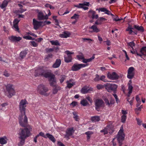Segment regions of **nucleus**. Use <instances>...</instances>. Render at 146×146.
<instances>
[{"mask_svg": "<svg viewBox=\"0 0 146 146\" xmlns=\"http://www.w3.org/2000/svg\"><path fill=\"white\" fill-rule=\"evenodd\" d=\"M35 76H43L46 78H49L50 85L53 86H55L56 82L55 76L50 72H46V71L42 68H38L35 71Z\"/></svg>", "mask_w": 146, "mask_h": 146, "instance_id": "nucleus-1", "label": "nucleus"}, {"mask_svg": "<svg viewBox=\"0 0 146 146\" xmlns=\"http://www.w3.org/2000/svg\"><path fill=\"white\" fill-rule=\"evenodd\" d=\"M125 136V134L123 132V127L122 126L120 128V130L118 133L117 137L114 138L111 142L113 146L116 145L117 141L119 143V146H121L122 144V142L124 140Z\"/></svg>", "mask_w": 146, "mask_h": 146, "instance_id": "nucleus-2", "label": "nucleus"}, {"mask_svg": "<svg viewBox=\"0 0 146 146\" xmlns=\"http://www.w3.org/2000/svg\"><path fill=\"white\" fill-rule=\"evenodd\" d=\"M32 128L31 126H29L28 128L24 129H20L18 132L19 135V138H25L29 137L31 135L30 131H32Z\"/></svg>", "mask_w": 146, "mask_h": 146, "instance_id": "nucleus-3", "label": "nucleus"}, {"mask_svg": "<svg viewBox=\"0 0 146 146\" xmlns=\"http://www.w3.org/2000/svg\"><path fill=\"white\" fill-rule=\"evenodd\" d=\"M6 88L7 92V96L9 98H11L12 96L15 95V92L14 89V86L11 84H7L5 85Z\"/></svg>", "mask_w": 146, "mask_h": 146, "instance_id": "nucleus-4", "label": "nucleus"}, {"mask_svg": "<svg viewBox=\"0 0 146 146\" xmlns=\"http://www.w3.org/2000/svg\"><path fill=\"white\" fill-rule=\"evenodd\" d=\"M20 125L22 127H25L27 124L28 119L25 113H21L19 117Z\"/></svg>", "mask_w": 146, "mask_h": 146, "instance_id": "nucleus-5", "label": "nucleus"}, {"mask_svg": "<svg viewBox=\"0 0 146 146\" xmlns=\"http://www.w3.org/2000/svg\"><path fill=\"white\" fill-rule=\"evenodd\" d=\"M28 103L25 99L22 100L19 103V110L21 113H25L26 107Z\"/></svg>", "mask_w": 146, "mask_h": 146, "instance_id": "nucleus-6", "label": "nucleus"}, {"mask_svg": "<svg viewBox=\"0 0 146 146\" xmlns=\"http://www.w3.org/2000/svg\"><path fill=\"white\" fill-rule=\"evenodd\" d=\"M37 90L41 94L44 96H48L49 95V94L46 93L48 91L47 88L43 85H39L37 87Z\"/></svg>", "mask_w": 146, "mask_h": 146, "instance_id": "nucleus-7", "label": "nucleus"}, {"mask_svg": "<svg viewBox=\"0 0 146 146\" xmlns=\"http://www.w3.org/2000/svg\"><path fill=\"white\" fill-rule=\"evenodd\" d=\"M114 131V128L112 125H109L107 126L103 130H101L100 132L104 133V134H107L109 133L110 134H112Z\"/></svg>", "mask_w": 146, "mask_h": 146, "instance_id": "nucleus-8", "label": "nucleus"}, {"mask_svg": "<svg viewBox=\"0 0 146 146\" xmlns=\"http://www.w3.org/2000/svg\"><path fill=\"white\" fill-rule=\"evenodd\" d=\"M95 103L96 109L98 111H99L100 108L103 107L104 105V102L102 99H96L95 102Z\"/></svg>", "mask_w": 146, "mask_h": 146, "instance_id": "nucleus-9", "label": "nucleus"}, {"mask_svg": "<svg viewBox=\"0 0 146 146\" xmlns=\"http://www.w3.org/2000/svg\"><path fill=\"white\" fill-rule=\"evenodd\" d=\"M105 86L106 89L108 92H110L111 91H115L117 88V85L114 84H111L109 83H106Z\"/></svg>", "mask_w": 146, "mask_h": 146, "instance_id": "nucleus-10", "label": "nucleus"}, {"mask_svg": "<svg viewBox=\"0 0 146 146\" xmlns=\"http://www.w3.org/2000/svg\"><path fill=\"white\" fill-rule=\"evenodd\" d=\"M87 66V64H74L72 67V70L74 71H77L81 68H84Z\"/></svg>", "mask_w": 146, "mask_h": 146, "instance_id": "nucleus-11", "label": "nucleus"}, {"mask_svg": "<svg viewBox=\"0 0 146 146\" xmlns=\"http://www.w3.org/2000/svg\"><path fill=\"white\" fill-rule=\"evenodd\" d=\"M90 3L89 2H85L82 3H79L77 5H74V7H77L78 8H82L84 10H87L88 9V8L85 6H89Z\"/></svg>", "mask_w": 146, "mask_h": 146, "instance_id": "nucleus-12", "label": "nucleus"}, {"mask_svg": "<svg viewBox=\"0 0 146 146\" xmlns=\"http://www.w3.org/2000/svg\"><path fill=\"white\" fill-rule=\"evenodd\" d=\"M135 74V70L133 67H129L127 70V77L131 79L134 76Z\"/></svg>", "mask_w": 146, "mask_h": 146, "instance_id": "nucleus-13", "label": "nucleus"}, {"mask_svg": "<svg viewBox=\"0 0 146 146\" xmlns=\"http://www.w3.org/2000/svg\"><path fill=\"white\" fill-rule=\"evenodd\" d=\"M65 53L67 54V56H65L64 57L65 62H71L72 60V55L74 53L68 50L65 51Z\"/></svg>", "mask_w": 146, "mask_h": 146, "instance_id": "nucleus-14", "label": "nucleus"}, {"mask_svg": "<svg viewBox=\"0 0 146 146\" xmlns=\"http://www.w3.org/2000/svg\"><path fill=\"white\" fill-rule=\"evenodd\" d=\"M127 44L129 48L130 49L131 52L133 54H136L137 50L135 48V44L133 42H130L128 43Z\"/></svg>", "mask_w": 146, "mask_h": 146, "instance_id": "nucleus-15", "label": "nucleus"}, {"mask_svg": "<svg viewBox=\"0 0 146 146\" xmlns=\"http://www.w3.org/2000/svg\"><path fill=\"white\" fill-rule=\"evenodd\" d=\"M42 22L38 21L35 19H33V24L34 29L36 30L40 27H43V25H42Z\"/></svg>", "mask_w": 146, "mask_h": 146, "instance_id": "nucleus-16", "label": "nucleus"}, {"mask_svg": "<svg viewBox=\"0 0 146 146\" xmlns=\"http://www.w3.org/2000/svg\"><path fill=\"white\" fill-rule=\"evenodd\" d=\"M93 90V88L90 87L88 86H85L82 88L81 92L82 93L85 94L87 93H90Z\"/></svg>", "mask_w": 146, "mask_h": 146, "instance_id": "nucleus-17", "label": "nucleus"}, {"mask_svg": "<svg viewBox=\"0 0 146 146\" xmlns=\"http://www.w3.org/2000/svg\"><path fill=\"white\" fill-rule=\"evenodd\" d=\"M20 21V20L17 19H15L13 22V26L12 28L15 31L19 33L20 32L18 26V24Z\"/></svg>", "mask_w": 146, "mask_h": 146, "instance_id": "nucleus-18", "label": "nucleus"}, {"mask_svg": "<svg viewBox=\"0 0 146 146\" xmlns=\"http://www.w3.org/2000/svg\"><path fill=\"white\" fill-rule=\"evenodd\" d=\"M96 13L95 11L91 10L88 12V15L89 17L93 19H96L98 18V14H96Z\"/></svg>", "mask_w": 146, "mask_h": 146, "instance_id": "nucleus-19", "label": "nucleus"}, {"mask_svg": "<svg viewBox=\"0 0 146 146\" xmlns=\"http://www.w3.org/2000/svg\"><path fill=\"white\" fill-rule=\"evenodd\" d=\"M107 76L109 78L113 80L117 79L119 78V76L115 72L108 73Z\"/></svg>", "mask_w": 146, "mask_h": 146, "instance_id": "nucleus-20", "label": "nucleus"}, {"mask_svg": "<svg viewBox=\"0 0 146 146\" xmlns=\"http://www.w3.org/2000/svg\"><path fill=\"white\" fill-rule=\"evenodd\" d=\"M74 131L73 127H71L68 129L66 131V134L65 137L68 139H69V137L72 135L74 133Z\"/></svg>", "mask_w": 146, "mask_h": 146, "instance_id": "nucleus-21", "label": "nucleus"}, {"mask_svg": "<svg viewBox=\"0 0 146 146\" xmlns=\"http://www.w3.org/2000/svg\"><path fill=\"white\" fill-rule=\"evenodd\" d=\"M38 18L39 20H43L47 19H48V15H44L43 13L41 11L39 12L37 15Z\"/></svg>", "mask_w": 146, "mask_h": 146, "instance_id": "nucleus-22", "label": "nucleus"}, {"mask_svg": "<svg viewBox=\"0 0 146 146\" xmlns=\"http://www.w3.org/2000/svg\"><path fill=\"white\" fill-rule=\"evenodd\" d=\"M9 39L13 42H16L20 41L22 39V38L19 36H12L9 37Z\"/></svg>", "mask_w": 146, "mask_h": 146, "instance_id": "nucleus-23", "label": "nucleus"}, {"mask_svg": "<svg viewBox=\"0 0 146 146\" xmlns=\"http://www.w3.org/2000/svg\"><path fill=\"white\" fill-rule=\"evenodd\" d=\"M66 83H67V87L69 88H70L75 84V82L73 79H70L67 81Z\"/></svg>", "mask_w": 146, "mask_h": 146, "instance_id": "nucleus-24", "label": "nucleus"}, {"mask_svg": "<svg viewBox=\"0 0 146 146\" xmlns=\"http://www.w3.org/2000/svg\"><path fill=\"white\" fill-rule=\"evenodd\" d=\"M104 100L105 102L106 105L108 106H111L114 103V100L112 99H111L110 102L108 99L106 98H104Z\"/></svg>", "mask_w": 146, "mask_h": 146, "instance_id": "nucleus-25", "label": "nucleus"}, {"mask_svg": "<svg viewBox=\"0 0 146 146\" xmlns=\"http://www.w3.org/2000/svg\"><path fill=\"white\" fill-rule=\"evenodd\" d=\"M140 52L141 54H139L136 53L137 56H141L143 55L146 56V46L143 47L141 50Z\"/></svg>", "mask_w": 146, "mask_h": 146, "instance_id": "nucleus-26", "label": "nucleus"}, {"mask_svg": "<svg viewBox=\"0 0 146 146\" xmlns=\"http://www.w3.org/2000/svg\"><path fill=\"white\" fill-rule=\"evenodd\" d=\"M61 63V61L60 59H57L53 65L52 67L54 68H58L60 66Z\"/></svg>", "mask_w": 146, "mask_h": 146, "instance_id": "nucleus-27", "label": "nucleus"}, {"mask_svg": "<svg viewBox=\"0 0 146 146\" xmlns=\"http://www.w3.org/2000/svg\"><path fill=\"white\" fill-rule=\"evenodd\" d=\"M70 33L68 31H64L62 33L59 35L60 37L62 38H67L69 37Z\"/></svg>", "mask_w": 146, "mask_h": 146, "instance_id": "nucleus-28", "label": "nucleus"}, {"mask_svg": "<svg viewBox=\"0 0 146 146\" xmlns=\"http://www.w3.org/2000/svg\"><path fill=\"white\" fill-rule=\"evenodd\" d=\"M7 138L6 136L0 137V143L2 145L6 144L7 143Z\"/></svg>", "mask_w": 146, "mask_h": 146, "instance_id": "nucleus-29", "label": "nucleus"}, {"mask_svg": "<svg viewBox=\"0 0 146 146\" xmlns=\"http://www.w3.org/2000/svg\"><path fill=\"white\" fill-rule=\"evenodd\" d=\"M98 10L99 12L100 11L104 12L107 15H109L110 13V11L108 10L106 8L103 7L97 9L96 10Z\"/></svg>", "mask_w": 146, "mask_h": 146, "instance_id": "nucleus-30", "label": "nucleus"}, {"mask_svg": "<svg viewBox=\"0 0 146 146\" xmlns=\"http://www.w3.org/2000/svg\"><path fill=\"white\" fill-rule=\"evenodd\" d=\"M48 138L51 141L53 142H55V140L54 137L52 135L49 133H46V138Z\"/></svg>", "mask_w": 146, "mask_h": 146, "instance_id": "nucleus-31", "label": "nucleus"}, {"mask_svg": "<svg viewBox=\"0 0 146 146\" xmlns=\"http://www.w3.org/2000/svg\"><path fill=\"white\" fill-rule=\"evenodd\" d=\"M8 2L7 0H4L3 2L1 4H0V7L2 9H3L6 7L7 5Z\"/></svg>", "mask_w": 146, "mask_h": 146, "instance_id": "nucleus-32", "label": "nucleus"}, {"mask_svg": "<svg viewBox=\"0 0 146 146\" xmlns=\"http://www.w3.org/2000/svg\"><path fill=\"white\" fill-rule=\"evenodd\" d=\"M90 28L93 30V32L95 33H98L100 31V30L98 29L97 26L95 25H94L90 27Z\"/></svg>", "mask_w": 146, "mask_h": 146, "instance_id": "nucleus-33", "label": "nucleus"}, {"mask_svg": "<svg viewBox=\"0 0 146 146\" xmlns=\"http://www.w3.org/2000/svg\"><path fill=\"white\" fill-rule=\"evenodd\" d=\"M91 120L93 122L98 121L100 120V117L98 116H95L92 117L91 118Z\"/></svg>", "mask_w": 146, "mask_h": 146, "instance_id": "nucleus-34", "label": "nucleus"}, {"mask_svg": "<svg viewBox=\"0 0 146 146\" xmlns=\"http://www.w3.org/2000/svg\"><path fill=\"white\" fill-rule=\"evenodd\" d=\"M95 58V54H94L91 58L88 59H84L83 61V62L87 63L88 62H90L94 59Z\"/></svg>", "mask_w": 146, "mask_h": 146, "instance_id": "nucleus-35", "label": "nucleus"}, {"mask_svg": "<svg viewBox=\"0 0 146 146\" xmlns=\"http://www.w3.org/2000/svg\"><path fill=\"white\" fill-rule=\"evenodd\" d=\"M131 80H130L128 83V92H129V93H131L132 90L133 88V87L131 85Z\"/></svg>", "mask_w": 146, "mask_h": 146, "instance_id": "nucleus-36", "label": "nucleus"}, {"mask_svg": "<svg viewBox=\"0 0 146 146\" xmlns=\"http://www.w3.org/2000/svg\"><path fill=\"white\" fill-rule=\"evenodd\" d=\"M80 104L83 106H86L88 105V103L86 99L82 100L80 102Z\"/></svg>", "mask_w": 146, "mask_h": 146, "instance_id": "nucleus-37", "label": "nucleus"}, {"mask_svg": "<svg viewBox=\"0 0 146 146\" xmlns=\"http://www.w3.org/2000/svg\"><path fill=\"white\" fill-rule=\"evenodd\" d=\"M77 57L78 59L79 60H82L83 62L84 59H85L84 58V55L82 53H81L80 54L77 55Z\"/></svg>", "mask_w": 146, "mask_h": 146, "instance_id": "nucleus-38", "label": "nucleus"}, {"mask_svg": "<svg viewBox=\"0 0 146 146\" xmlns=\"http://www.w3.org/2000/svg\"><path fill=\"white\" fill-rule=\"evenodd\" d=\"M50 42L51 43L52 45L56 46H60V44L57 40H50Z\"/></svg>", "mask_w": 146, "mask_h": 146, "instance_id": "nucleus-39", "label": "nucleus"}, {"mask_svg": "<svg viewBox=\"0 0 146 146\" xmlns=\"http://www.w3.org/2000/svg\"><path fill=\"white\" fill-rule=\"evenodd\" d=\"M8 105L7 103H5L0 104V110H4L6 108L5 106Z\"/></svg>", "mask_w": 146, "mask_h": 146, "instance_id": "nucleus-40", "label": "nucleus"}, {"mask_svg": "<svg viewBox=\"0 0 146 146\" xmlns=\"http://www.w3.org/2000/svg\"><path fill=\"white\" fill-rule=\"evenodd\" d=\"M20 140L18 144L19 146H22L24 144L25 138H19Z\"/></svg>", "mask_w": 146, "mask_h": 146, "instance_id": "nucleus-41", "label": "nucleus"}, {"mask_svg": "<svg viewBox=\"0 0 146 146\" xmlns=\"http://www.w3.org/2000/svg\"><path fill=\"white\" fill-rule=\"evenodd\" d=\"M73 115V118L76 121H78L79 119L78 116L77 115V113L75 112H73L72 113Z\"/></svg>", "mask_w": 146, "mask_h": 146, "instance_id": "nucleus-42", "label": "nucleus"}, {"mask_svg": "<svg viewBox=\"0 0 146 146\" xmlns=\"http://www.w3.org/2000/svg\"><path fill=\"white\" fill-rule=\"evenodd\" d=\"M133 28H132L131 25H129L128 28L126 29V31H128L129 34H131L133 32Z\"/></svg>", "mask_w": 146, "mask_h": 146, "instance_id": "nucleus-43", "label": "nucleus"}, {"mask_svg": "<svg viewBox=\"0 0 146 146\" xmlns=\"http://www.w3.org/2000/svg\"><path fill=\"white\" fill-rule=\"evenodd\" d=\"M93 132L91 131H88L85 132V134L87 135V137L88 139H90L91 135L93 134Z\"/></svg>", "mask_w": 146, "mask_h": 146, "instance_id": "nucleus-44", "label": "nucleus"}, {"mask_svg": "<svg viewBox=\"0 0 146 146\" xmlns=\"http://www.w3.org/2000/svg\"><path fill=\"white\" fill-rule=\"evenodd\" d=\"M27 54V52L26 51H23L20 53V56L23 58Z\"/></svg>", "mask_w": 146, "mask_h": 146, "instance_id": "nucleus-45", "label": "nucleus"}, {"mask_svg": "<svg viewBox=\"0 0 146 146\" xmlns=\"http://www.w3.org/2000/svg\"><path fill=\"white\" fill-rule=\"evenodd\" d=\"M135 28L141 32H143L144 31L143 27L142 26H139L135 25Z\"/></svg>", "mask_w": 146, "mask_h": 146, "instance_id": "nucleus-46", "label": "nucleus"}, {"mask_svg": "<svg viewBox=\"0 0 146 146\" xmlns=\"http://www.w3.org/2000/svg\"><path fill=\"white\" fill-rule=\"evenodd\" d=\"M23 38L27 40H34V38H32L30 36H24L23 37Z\"/></svg>", "mask_w": 146, "mask_h": 146, "instance_id": "nucleus-47", "label": "nucleus"}, {"mask_svg": "<svg viewBox=\"0 0 146 146\" xmlns=\"http://www.w3.org/2000/svg\"><path fill=\"white\" fill-rule=\"evenodd\" d=\"M30 42L31 45L33 47H36L38 46V44L34 41H31Z\"/></svg>", "mask_w": 146, "mask_h": 146, "instance_id": "nucleus-48", "label": "nucleus"}, {"mask_svg": "<svg viewBox=\"0 0 146 146\" xmlns=\"http://www.w3.org/2000/svg\"><path fill=\"white\" fill-rule=\"evenodd\" d=\"M66 78V76L64 75H62L60 76V81L61 83H62L64 80Z\"/></svg>", "mask_w": 146, "mask_h": 146, "instance_id": "nucleus-49", "label": "nucleus"}, {"mask_svg": "<svg viewBox=\"0 0 146 146\" xmlns=\"http://www.w3.org/2000/svg\"><path fill=\"white\" fill-rule=\"evenodd\" d=\"M136 120L137 121V124L139 125H142V121L141 119H140L139 118H136Z\"/></svg>", "mask_w": 146, "mask_h": 146, "instance_id": "nucleus-50", "label": "nucleus"}, {"mask_svg": "<svg viewBox=\"0 0 146 146\" xmlns=\"http://www.w3.org/2000/svg\"><path fill=\"white\" fill-rule=\"evenodd\" d=\"M127 118L126 115H123L121 116V121L122 122L124 123L125 121Z\"/></svg>", "mask_w": 146, "mask_h": 146, "instance_id": "nucleus-51", "label": "nucleus"}, {"mask_svg": "<svg viewBox=\"0 0 146 146\" xmlns=\"http://www.w3.org/2000/svg\"><path fill=\"white\" fill-rule=\"evenodd\" d=\"M79 17V15H78L77 14H75L73 16L71 17V19H75L77 20L78 19Z\"/></svg>", "mask_w": 146, "mask_h": 146, "instance_id": "nucleus-52", "label": "nucleus"}, {"mask_svg": "<svg viewBox=\"0 0 146 146\" xmlns=\"http://www.w3.org/2000/svg\"><path fill=\"white\" fill-rule=\"evenodd\" d=\"M26 34L30 35H32L33 36H34L35 37H37V36L36 35L32 33L31 31H29V32L26 33Z\"/></svg>", "mask_w": 146, "mask_h": 146, "instance_id": "nucleus-53", "label": "nucleus"}, {"mask_svg": "<svg viewBox=\"0 0 146 146\" xmlns=\"http://www.w3.org/2000/svg\"><path fill=\"white\" fill-rule=\"evenodd\" d=\"M26 10L24 9H20L19 10H18L17 11V13H22L23 12L26 11Z\"/></svg>", "mask_w": 146, "mask_h": 146, "instance_id": "nucleus-54", "label": "nucleus"}, {"mask_svg": "<svg viewBox=\"0 0 146 146\" xmlns=\"http://www.w3.org/2000/svg\"><path fill=\"white\" fill-rule=\"evenodd\" d=\"M143 108V107L142 105L141 106H140L139 107H137V108H135V111H141V109L142 108Z\"/></svg>", "mask_w": 146, "mask_h": 146, "instance_id": "nucleus-55", "label": "nucleus"}, {"mask_svg": "<svg viewBox=\"0 0 146 146\" xmlns=\"http://www.w3.org/2000/svg\"><path fill=\"white\" fill-rule=\"evenodd\" d=\"M39 135H40V136H42L45 138L46 137V134L45 135L44 133L42 132H41L39 133Z\"/></svg>", "mask_w": 146, "mask_h": 146, "instance_id": "nucleus-56", "label": "nucleus"}, {"mask_svg": "<svg viewBox=\"0 0 146 146\" xmlns=\"http://www.w3.org/2000/svg\"><path fill=\"white\" fill-rule=\"evenodd\" d=\"M136 100L137 101V103L141 102V100L138 95L136 96Z\"/></svg>", "mask_w": 146, "mask_h": 146, "instance_id": "nucleus-57", "label": "nucleus"}, {"mask_svg": "<svg viewBox=\"0 0 146 146\" xmlns=\"http://www.w3.org/2000/svg\"><path fill=\"white\" fill-rule=\"evenodd\" d=\"M94 80L95 81H97L100 80V78L98 75L97 74L96 75L95 78L94 79Z\"/></svg>", "mask_w": 146, "mask_h": 146, "instance_id": "nucleus-58", "label": "nucleus"}, {"mask_svg": "<svg viewBox=\"0 0 146 146\" xmlns=\"http://www.w3.org/2000/svg\"><path fill=\"white\" fill-rule=\"evenodd\" d=\"M104 87L103 85L101 84H98L97 86V88L99 90L103 88Z\"/></svg>", "mask_w": 146, "mask_h": 146, "instance_id": "nucleus-59", "label": "nucleus"}, {"mask_svg": "<svg viewBox=\"0 0 146 146\" xmlns=\"http://www.w3.org/2000/svg\"><path fill=\"white\" fill-rule=\"evenodd\" d=\"M100 80H101L104 82H107L106 80H105V76H102L100 78Z\"/></svg>", "mask_w": 146, "mask_h": 146, "instance_id": "nucleus-60", "label": "nucleus"}, {"mask_svg": "<svg viewBox=\"0 0 146 146\" xmlns=\"http://www.w3.org/2000/svg\"><path fill=\"white\" fill-rule=\"evenodd\" d=\"M86 99L88 100L90 102V103H92V100L91 98L89 96H87L86 98Z\"/></svg>", "mask_w": 146, "mask_h": 146, "instance_id": "nucleus-61", "label": "nucleus"}, {"mask_svg": "<svg viewBox=\"0 0 146 146\" xmlns=\"http://www.w3.org/2000/svg\"><path fill=\"white\" fill-rule=\"evenodd\" d=\"M71 105H72L73 107H74L77 105V103L75 102H73L71 104Z\"/></svg>", "mask_w": 146, "mask_h": 146, "instance_id": "nucleus-62", "label": "nucleus"}, {"mask_svg": "<svg viewBox=\"0 0 146 146\" xmlns=\"http://www.w3.org/2000/svg\"><path fill=\"white\" fill-rule=\"evenodd\" d=\"M3 75L5 76L8 77L9 76V74L7 71H5L3 73Z\"/></svg>", "mask_w": 146, "mask_h": 146, "instance_id": "nucleus-63", "label": "nucleus"}, {"mask_svg": "<svg viewBox=\"0 0 146 146\" xmlns=\"http://www.w3.org/2000/svg\"><path fill=\"white\" fill-rule=\"evenodd\" d=\"M56 88L57 87H56L53 90L52 93L54 94H56L58 91V89Z\"/></svg>", "mask_w": 146, "mask_h": 146, "instance_id": "nucleus-64", "label": "nucleus"}]
</instances>
